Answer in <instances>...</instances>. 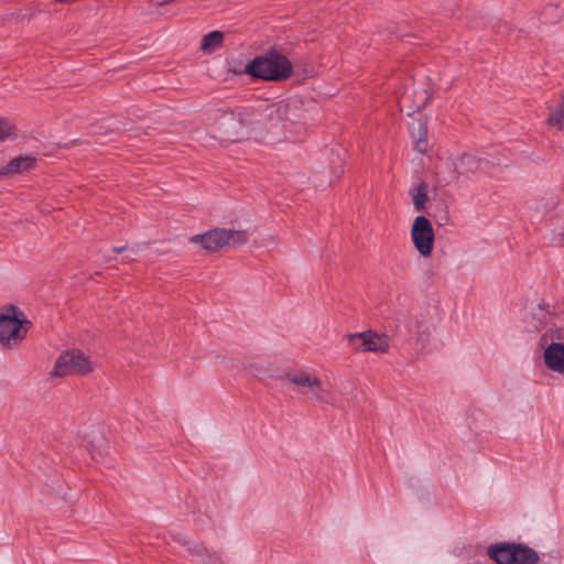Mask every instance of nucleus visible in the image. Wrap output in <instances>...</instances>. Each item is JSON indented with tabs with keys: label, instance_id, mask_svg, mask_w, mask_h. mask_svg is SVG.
Masks as SVG:
<instances>
[{
	"label": "nucleus",
	"instance_id": "nucleus-1",
	"mask_svg": "<svg viewBox=\"0 0 564 564\" xmlns=\"http://www.w3.org/2000/svg\"><path fill=\"white\" fill-rule=\"evenodd\" d=\"M243 73L253 78L283 82L291 77L293 65L286 56L273 50L250 61Z\"/></svg>",
	"mask_w": 564,
	"mask_h": 564
},
{
	"label": "nucleus",
	"instance_id": "nucleus-2",
	"mask_svg": "<svg viewBox=\"0 0 564 564\" xmlns=\"http://www.w3.org/2000/svg\"><path fill=\"white\" fill-rule=\"evenodd\" d=\"M30 322L23 311L14 305L0 310V346L6 349L17 348L25 338Z\"/></svg>",
	"mask_w": 564,
	"mask_h": 564
},
{
	"label": "nucleus",
	"instance_id": "nucleus-3",
	"mask_svg": "<svg viewBox=\"0 0 564 564\" xmlns=\"http://www.w3.org/2000/svg\"><path fill=\"white\" fill-rule=\"evenodd\" d=\"M96 368L95 362L79 349H69L62 352L54 362L48 376L50 379L66 378L70 376H89Z\"/></svg>",
	"mask_w": 564,
	"mask_h": 564
},
{
	"label": "nucleus",
	"instance_id": "nucleus-4",
	"mask_svg": "<svg viewBox=\"0 0 564 564\" xmlns=\"http://www.w3.org/2000/svg\"><path fill=\"white\" fill-rule=\"evenodd\" d=\"M487 553L498 564H536L538 553L520 544L496 543L488 546Z\"/></svg>",
	"mask_w": 564,
	"mask_h": 564
},
{
	"label": "nucleus",
	"instance_id": "nucleus-5",
	"mask_svg": "<svg viewBox=\"0 0 564 564\" xmlns=\"http://www.w3.org/2000/svg\"><path fill=\"white\" fill-rule=\"evenodd\" d=\"M247 240V231L225 228H216L191 238L193 243H199L207 251H216L224 247L243 245Z\"/></svg>",
	"mask_w": 564,
	"mask_h": 564
},
{
	"label": "nucleus",
	"instance_id": "nucleus-6",
	"mask_svg": "<svg viewBox=\"0 0 564 564\" xmlns=\"http://www.w3.org/2000/svg\"><path fill=\"white\" fill-rule=\"evenodd\" d=\"M561 340H564V329H550L539 340L544 349V365L555 373H564V344Z\"/></svg>",
	"mask_w": 564,
	"mask_h": 564
},
{
	"label": "nucleus",
	"instance_id": "nucleus-7",
	"mask_svg": "<svg viewBox=\"0 0 564 564\" xmlns=\"http://www.w3.org/2000/svg\"><path fill=\"white\" fill-rule=\"evenodd\" d=\"M349 347L356 352L388 354L390 350V337L384 333L373 329L351 333L345 336Z\"/></svg>",
	"mask_w": 564,
	"mask_h": 564
},
{
	"label": "nucleus",
	"instance_id": "nucleus-8",
	"mask_svg": "<svg viewBox=\"0 0 564 564\" xmlns=\"http://www.w3.org/2000/svg\"><path fill=\"white\" fill-rule=\"evenodd\" d=\"M410 236L417 253L424 259L430 258L435 245L432 223L425 216L415 217L411 226Z\"/></svg>",
	"mask_w": 564,
	"mask_h": 564
},
{
	"label": "nucleus",
	"instance_id": "nucleus-9",
	"mask_svg": "<svg viewBox=\"0 0 564 564\" xmlns=\"http://www.w3.org/2000/svg\"><path fill=\"white\" fill-rule=\"evenodd\" d=\"M263 117L272 124L281 123L286 129L300 120V102L297 100H289L269 105L263 110Z\"/></svg>",
	"mask_w": 564,
	"mask_h": 564
},
{
	"label": "nucleus",
	"instance_id": "nucleus-10",
	"mask_svg": "<svg viewBox=\"0 0 564 564\" xmlns=\"http://www.w3.org/2000/svg\"><path fill=\"white\" fill-rule=\"evenodd\" d=\"M245 134L242 119L231 113L223 115L213 126V137L220 142L239 141Z\"/></svg>",
	"mask_w": 564,
	"mask_h": 564
},
{
	"label": "nucleus",
	"instance_id": "nucleus-11",
	"mask_svg": "<svg viewBox=\"0 0 564 564\" xmlns=\"http://www.w3.org/2000/svg\"><path fill=\"white\" fill-rule=\"evenodd\" d=\"M448 169L457 175H468L476 173L481 165L480 160L469 153H463L455 158H449Z\"/></svg>",
	"mask_w": 564,
	"mask_h": 564
},
{
	"label": "nucleus",
	"instance_id": "nucleus-12",
	"mask_svg": "<svg viewBox=\"0 0 564 564\" xmlns=\"http://www.w3.org/2000/svg\"><path fill=\"white\" fill-rule=\"evenodd\" d=\"M82 445L91 453L93 458L102 455L106 444L105 436L98 427H90L82 432Z\"/></svg>",
	"mask_w": 564,
	"mask_h": 564
},
{
	"label": "nucleus",
	"instance_id": "nucleus-13",
	"mask_svg": "<svg viewBox=\"0 0 564 564\" xmlns=\"http://www.w3.org/2000/svg\"><path fill=\"white\" fill-rule=\"evenodd\" d=\"M35 164V159L31 155H23L12 159L8 164L0 169V177H12L31 170Z\"/></svg>",
	"mask_w": 564,
	"mask_h": 564
},
{
	"label": "nucleus",
	"instance_id": "nucleus-14",
	"mask_svg": "<svg viewBox=\"0 0 564 564\" xmlns=\"http://www.w3.org/2000/svg\"><path fill=\"white\" fill-rule=\"evenodd\" d=\"M433 329V326L429 322L422 318L415 319L411 330L413 332L416 343L420 345L421 349H426L431 346Z\"/></svg>",
	"mask_w": 564,
	"mask_h": 564
},
{
	"label": "nucleus",
	"instance_id": "nucleus-15",
	"mask_svg": "<svg viewBox=\"0 0 564 564\" xmlns=\"http://www.w3.org/2000/svg\"><path fill=\"white\" fill-rule=\"evenodd\" d=\"M285 379L288 382L295 387L304 388L310 392L311 388L316 386L318 377L306 370H295L286 373Z\"/></svg>",
	"mask_w": 564,
	"mask_h": 564
},
{
	"label": "nucleus",
	"instance_id": "nucleus-16",
	"mask_svg": "<svg viewBox=\"0 0 564 564\" xmlns=\"http://www.w3.org/2000/svg\"><path fill=\"white\" fill-rule=\"evenodd\" d=\"M547 109L546 124L557 130H564V95L556 104L550 105Z\"/></svg>",
	"mask_w": 564,
	"mask_h": 564
},
{
	"label": "nucleus",
	"instance_id": "nucleus-17",
	"mask_svg": "<svg viewBox=\"0 0 564 564\" xmlns=\"http://www.w3.org/2000/svg\"><path fill=\"white\" fill-rule=\"evenodd\" d=\"M427 193L429 186L424 182L419 183L410 189V195L412 197L415 210L421 212L425 208V205L429 200Z\"/></svg>",
	"mask_w": 564,
	"mask_h": 564
},
{
	"label": "nucleus",
	"instance_id": "nucleus-18",
	"mask_svg": "<svg viewBox=\"0 0 564 564\" xmlns=\"http://www.w3.org/2000/svg\"><path fill=\"white\" fill-rule=\"evenodd\" d=\"M224 42V33L220 31H212L203 36L200 42V50L204 53H213L220 48Z\"/></svg>",
	"mask_w": 564,
	"mask_h": 564
},
{
	"label": "nucleus",
	"instance_id": "nucleus-19",
	"mask_svg": "<svg viewBox=\"0 0 564 564\" xmlns=\"http://www.w3.org/2000/svg\"><path fill=\"white\" fill-rule=\"evenodd\" d=\"M187 551L203 564H214V560H217L216 554L209 552L202 543L192 541L187 546Z\"/></svg>",
	"mask_w": 564,
	"mask_h": 564
},
{
	"label": "nucleus",
	"instance_id": "nucleus-20",
	"mask_svg": "<svg viewBox=\"0 0 564 564\" xmlns=\"http://www.w3.org/2000/svg\"><path fill=\"white\" fill-rule=\"evenodd\" d=\"M310 393L317 403L327 405L335 404L332 392L323 386V382L319 378L316 380V386H314V388H311Z\"/></svg>",
	"mask_w": 564,
	"mask_h": 564
},
{
	"label": "nucleus",
	"instance_id": "nucleus-21",
	"mask_svg": "<svg viewBox=\"0 0 564 564\" xmlns=\"http://www.w3.org/2000/svg\"><path fill=\"white\" fill-rule=\"evenodd\" d=\"M411 133H412V137L414 138V141L416 139L427 138L426 121L421 120V119L413 121L412 126H411Z\"/></svg>",
	"mask_w": 564,
	"mask_h": 564
},
{
	"label": "nucleus",
	"instance_id": "nucleus-22",
	"mask_svg": "<svg viewBox=\"0 0 564 564\" xmlns=\"http://www.w3.org/2000/svg\"><path fill=\"white\" fill-rule=\"evenodd\" d=\"M14 137V127L4 118L0 117V142Z\"/></svg>",
	"mask_w": 564,
	"mask_h": 564
},
{
	"label": "nucleus",
	"instance_id": "nucleus-23",
	"mask_svg": "<svg viewBox=\"0 0 564 564\" xmlns=\"http://www.w3.org/2000/svg\"><path fill=\"white\" fill-rule=\"evenodd\" d=\"M414 142H415V149L420 153H426L427 152V150H429L427 138L416 139Z\"/></svg>",
	"mask_w": 564,
	"mask_h": 564
},
{
	"label": "nucleus",
	"instance_id": "nucleus-24",
	"mask_svg": "<svg viewBox=\"0 0 564 564\" xmlns=\"http://www.w3.org/2000/svg\"><path fill=\"white\" fill-rule=\"evenodd\" d=\"M173 540H174L176 543H178V544H181V545L185 546L186 549H187V546L189 545V543L192 542V541H191V540H189L185 534H183V533H175V534H173Z\"/></svg>",
	"mask_w": 564,
	"mask_h": 564
},
{
	"label": "nucleus",
	"instance_id": "nucleus-25",
	"mask_svg": "<svg viewBox=\"0 0 564 564\" xmlns=\"http://www.w3.org/2000/svg\"><path fill=\"white\" fill-rule=\"evenodd\" d=\"M425 95H426V93L423 91V98L416 105H414L415 110H421L422 108H424L426 106V104L429 101V97Z\"/></svg>",
	"mask_w": 564,
	"mask_h": 564
},
{
	"label": "nucleus",
	"instance_id": "nucleus-26",
	"mask_svg": "<svg viewBox=\"0 0 564 564\" xmlns=\"http://www.w3.org/2000/svg\"><path fill=\"white\" fill-rule=\"evenodd\" d=\"M124 249H126V247H124V246H121V247H115V248H113V251H115V252H117V253H119V252H122Z\"/></svg>",
	"mask_w": 564,
	"mask_h": 564
},
{
	"label": "nucleus",
	"instance_id": "nucleus-27",
	"mask_svg": "<svg viewBox=\"0 0 564 564\" xmlns=\"http://www.w3.org/2000/svg\"><path fill=\"white\" fill-rule=\"evenodd\" d=\"M124 260H126V261L133 260V257H129V256H127V257L124 258Z\"/></svg>",
	"mask_w": 564,
	"mask_h": 564
},
{
	"label": "nucleus",
	"instance_id": "nucleus-28",
	"mask_svg": "<svg viewBox=\"0 0 564 564\" xmlns=\"http://www.w3.org/2000/svg\"><path fill=\"white\" fill-rule=\"evenodd\" d=\"M171 1H172V0H166V1H164V3H170Z\"/></svg>",
	"mask_w": 564,
	"mask_h": 564
},
{
	"label": "nucleus",
	"instance_id": "nucleus-29",
	"mask_svg": "<svg viewBox=\"0 0 564 564\" xmlns=\"http://www.w3.org/2000/svg\"><path fill=\"white\" fill-rule=\"evenodd\" d=\"M217 561H218V558H217V560H214V564H217Z\"/></svg>",
	"mask_w": 564,
	"mask_h": 564
}]
</instances>
